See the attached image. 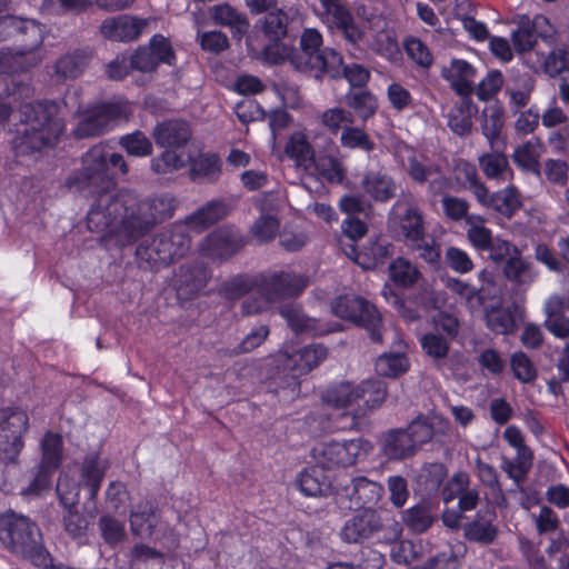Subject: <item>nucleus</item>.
Listing matches in <instances>:
<instances>
[{
  "mask_svg": "<svg viewBox=\"0 0 569 569\" xmlns=\"http://www.w3.org/2000/svg\"><path fill=\"white\" fill-rule=\"evenodd\" d=\"M102 201H110V198L104 197ZM176 209L177 199L171 193H156L142 199L133 190L119 189L118 198L109 202L99 242L108 251L122 250L144 237L156 224L172 218Z\"/></svg>",
  "mask_w": 569,
  "mask_h": 569,
  "instance_id": "f257e3e1",
  "label": "nucleus"
},
{
  "mask_svg": "<svg viewBox=\"0 0 569 569\" xmlns=\"http://www.w3.org/2000/svg\"><path fill=\"white\" fill-rule=\"evenodd\" d=\"M127 174L128 163L121 153L114 152L108 143L91 147L82 157V168L72 172L66 180L69 189H74L86 197L93 199L87 213V226L90 231H100L106 226V213L109 202L102 198L116 200V172Z\"/></svg>",
  "mask_w": 569,
  "mask_h": 569,
  "instance_id": "f03ea898",
  "label": "nucleus"
},
{
  "mask_svg": "<svg viewBox=\"0 0 569 569\" xmlns=\"http://www.w3.org/2000/svg\"><path fill=\"white\" fill-rule=\"evenodd\" d=\"M328 355L320 343H311L299 349L293 346L279 350L271 357L276 376L269 382L270 391L280 399L293 400L300 393V377L318 367Z\"/></svg>",
  "mask_w": 569,
  "mask_h": 569,
  "instance_id": "7ed1b4c3",
  "label": "nucleus"
},
{
  "mask_svg": "<svg viewBox=\"0 0 569 569\" xmlns=\"http://www.w3.org/2000/svg\"><path fill=\"white\" fill-rule=\"evenodd\" d=\"M26 128L13 140L17 156H26L53 147L64 130L61 119L56 116L54 106L47 101L29 102L21 106Z\"/></svg>",
  "mask_w": 569,
  "mask_h": 569,
  "instance_id": "20e7f679",
  "label": "nucleus"
},
{
  "mask_svg": "<svg viewBox=\"0 0 569 569\" xmlns=\"http://www.w3.org/2000/svg\"><path fill=\"white\" fill-rule=\"evenodd\" d=\"M0 541L13 553L22 556L32 565H46L49 551L42 543L38 526L13 511L0 516Z\"/></svg>",
  "mask_w": 569,
  "mask_h": 569,
  "instance_id": "39448f33",
  "label": "nucleus"
},
{
  "mask_svg": "<svg viewBox=\"0 0 569 569\" xmlns=\"http://www.w3.org/2000/svg\"><path fill=\"white\" fill-rule=\"evenodd\" d=\"M191 248V237L182 224L174 223L163 229L147 243H140L136 257L151 270H158L184 257Z\"/></svg>",
  "mask_w": 569,
  "mask_h": 569,
  "instance_id": "423d86ee",
  "label": "nucleus"
},
{
  "mask_svg": "<svg viewBox=\"0 0 569 569\" xmlns=\"http://www.w3.org/2000/svg\"><path fill=\"white\" fill-rule=\"evenodd\" d=\"M341 539L348 543H375L389 545L398 540L400 529L398 522L387 527L381 516L375 509L361 510L348 519L340 532Z\"/></svg>",
  "mask_w": 569,
  "mask_h": 569,
  "instance_id": "0eeeda50",
  "label": "nucleus"
},
{
  "mask_svg": "<svg viewBox=\"0 0 569 569\" xmlns=\"http://www.w3.org/2000/svg\"><path fill=\"white\" fill-rule=\"evenodd\" d=\"M131 114L132 104L123 98L90 104L83 110L74 134L80 139L103 134L116 122L128 120Z\"/></svg>",
  "mask_w": 569,
  "mask_h": 569,
  "instance_id": "6e6552de",
  "label": "nucleus"
},
{
  "mask_svg": "<svg viewBox=\"0 0 569 569\" xmlns=\"http://www.w3.org/2000/svg\"><path fill=\"white\" fill-rule=\"evenodd\" d=\"M336 317L363 328L373 343H382V316L377 307L360 296L341 295L331 303Z\"/></svg>",
  "mask_w": 569,
  "mask_h": 569,
  "instance_id": "1a4fd4ad",
  "label": "nucleus"
},
{
  "mask_svg": "<svg viewBox=\"0 0 569 569\" xmlns=\"http://www.w3.org/2000/svg\"><path fill=\"white\" fill-rule=\"evenodd\" d=\"M323 38L321 32L316 28H307L302 31L300 37V49L287 44V47H279L278 44L264 46L262 49V59L264 62L278 66L286 61L299 72L308 70L311 63V58L318 56L323 48Z\"/></svg>",
  "mask_w": 569,
  "mask_h": 569,
  "instance_id": "9d476101",
  "label": "nucleus"
},
{
  "mask_svg": "<svg viewBox=\"0 0 569 569\" xmlns=\"http://www.w3.org/2000/svg\"><path fill=\"white\" fill-rule=\"evenodd\" d=\"M29 416L18 406L0 409V462L17 463L29 431Z\"/></svg>",
  "mask_w": 569,
  "mask_h": 569,
  "instance_id": "9b49d317",
  "label": "nucleus"
},
{
  "mask_svg": "<svg viewBox=\"0 0 569 569\" xmlns=\"http://www.w3.org/2000/svg\"><path fill=\"white\" fill-rule=\"evenodd\" d=\"M307 286L308 279L305 276L288 271L256 276V292L273 302L286 298H296L303 292Z\"/></svg>",
  "mask_w": 569,
  "mask_h": 569,
  "instance_id": "f8f14e48",
  "label": "nucleus"
},
{
  "mask_svg": "<svg viewBox=\"0 0 569 569\" xmlns=\"http://www.w3.org/2000/svg\"><path fill=\"white\" fill-rule=\"evenodd\" d=\"M372 449V443L361 437L343 441L331 440L321 448L322 463L328 469L353 466L365 460Z\"/></svg>",
  "mask_w": 569,
  "mask_h": 569,
  "instance_id": "ddd939ff",
  "label": "nucleus"
},
{
  "mask_svg": "<svg viewBox=\"0 0 569 569\" xmlns=\"http://www.w3.org/2000/svg\"><path fill=\"white\" fill-rule=\"evenodd\" d=\"M246 244V237L233 226H221L211 231L200 244V252L211 260H227Z\"/></svg>",
  "mask_w": 569,
  "mask_h": 569,
  "instance_id": "4468645a",
  "label": "nucleus"
},
{
  "mask_svg": "<svg viewBox=\"0 0 569 569\" xmlns=\"http://www.w3.org/2000/svg\"><path fill=\"white\" fill-rule=\"evenodd\" d=\"M210 271L202 262L184 263L173 276L172 286L180 301H190L206 287Z\"/></svg>",
  "mask_w": 569,
  "mask_h": 569,
  "instance_id": "2eb2a0df",
  "label": "nucleus"
},
{
  "mask_svg": "<svg viewBox=\"0 0 569 569\" xmlns=\"http://www.w3.org/2000/svg\"><path fill=\"white\" fill-rule=\"evenodd\" d=\"M94 58V50L80 47L61 54L53 63L52 77L58 83L80 78Z\"/></svg>",
  "mask_w": 569,
  "mask_h": 569,
  "instance_id": "dca6fc26",
  "label": "nucleus"
},
{
  "mask_svg": "<svg viewBox=\"0 0 569 569\" xmlns=\"http://www.w3.org/2000/svg\"><path fill=\"white\" fill-rule=\"evenodd\" d=\"M44 40V26L33 19L21 18L13 48H2L11 51L12 57L22 63H34L29 54L37 50Z\"/></svg>",
  "mask_w": 569,
  "mask_h": 569,
  "instance_id": "f3484780",
  "label": "nucleus"
},
{
  "mask_svg": "<svg viewBox=\"0 0 569 569\" xmlns=\"http://www.w3.org/2000/svg\"><path fill=\"white\" fill-rule=\"evenodd\" d=\"M188 178L198 184L217 183L222 174V159L213 151H200L188 158Z\"/></svg>",
  "mask_w": 569,
  "mask_h": 569,
  "instance_id": "a211bd4d",
  "label": "nucleus"
},
{
  "mask_svg": "<svg viewBox=\"0 0 569 569\" xmlns=\"http://www.w3.org/2000/svg\"><path fill=\"white\" fill-rule=\"evenodd\" d=\"M146 26L147 20L144 19L123 14L104 20L100 32L111 41L130 42L140 37Z\"/></svg>",
  "mask_w": 569,
  "mask_h": 569,
  "instance_id": "6ab92c4d",
  "label": "nucleus"
},
{
  "mask_svg": "<svg viewBox=\"0 0 569 569\" xmlns=\"http://www.w3.org/2000/svg\"><path fill=\"white\" fill-rule=\"evenodd\" d=\"M358 408L352 413L350 427L358 423V419L368 411L379 408L387 397L386 382L380 379H368L357 385Z\"/></svg>",
  "mask_w": 569,
  "mask_h": 569,
  "instance_id": "aec40b11",
  "label": "nucleus"
},
{
  "mask_svg": "<svg viewBox=\"0 0 569 569\" xmlns=\"http://www.w3.org/2000/svg\"><path fill=\"white\" fill-rule=\"evenodd\" d=\"M192 138L189 122L181 119H169L159 122L153 129V139L161 148H184Z\"/></svg>",
  "mask_w": 569,
  "mask_h": 569,
  "instance_id": "412c9836",
  "label": "nucleus"
},
{
  "mask_svg": "<svg viewBox=\"0 0 569 569\" xmlns=\"http://www.w3.org/2000/svg\"><path fill=\"white\" fill-rule=\"evenodd\" d=\"M522 317L523 311L516 302L508 307L501 303L485 307L486 327L495 335L515 333L518 328L517 318Z\"/></svg>",
  "mask_w": 569,
  "mask_h": 569,
  "instance_id": "4be33fe9",
  "label": "nucleus"
},
{
  "mask_svg": "<svg viewBox=\"0 0 569 569\" xmlns=\"http://www.w3.org/2000/svg\"><path fill=\"white\" fill-rule=\"evenodd\" d=\"M34 63H22L11 51L0 50V100L22 92V83L16 76L29 71Z\"/></svg>",
  "mask_w": 569,
  "mask_h": 569,
  "instance_id": "5701e85b",
  "label": "nucleus"
},
{
  "mask_svg": "<svg viewBox=\"0 0 569 569\" xmlns=\"http://www.w3.org/2000/svg\"><path fill=\"white\" fill-rule=\"evenodd\" d=\"M385 493L381 483L359 476L352 479L349 503L346 508L355 510L375 509Z\"/></svg>",
  "mask_w": 569,
  "mask_h": 569,
  "instance_id": "b1692460",
  "label": "nucleus"
},
{
  "mask_svg": "<svg viewBox=\"0 0 569 569\" xmlns=\"http://www.w3.org/2000/svg\"><path fill=\"white\" fill-rule=\"evenodd\" d=\"M478 202L507 219H511L522 207L520 192L513 184H509L496 192H490L487 188L486 194L479 198Z\"/></svg>",
  "mask_w": 569,
  "mask_h": 569,
  "instance_id": "393cba45",
  "label": "nucleus"
},
{
  "mask_svg": "<svg viewBox=\"0 0 569 569\" xmlns=\"http://www.w3.org/2000/svg\"><path fill=\"white\" fill-rule=\"evenodd\" d=\"M108 469L107 461H102L98 452L84 456L80 467V485L88 491V500L96 502L102 481Z\"/></svg>",
  "mask_w": 569,
  "mask_h": 569,
  "instance_id": "a878e982",
  "label": "nucleus"
},
{
  "mask_svg": "<svg viewBox=\"0 0 569 569\" xmlns=\"http://www.w3.org/2000/svg\"><path fill=\"white\" fill-rule=\"evenodd\" d=\"M348 247L349 251L346 250V254L365 270H372L385 264L391 254V244L378 239L369 240L361 248L355 244Z\"/></svg>",
  "mask_w": 569,
  "mask_h": 569,
  "instance_id": "bb28decb",
  "label": "nucleus"
},
{
  "mask_svg": "<svg viewBox=\"0 0 569 569\" xmlns=\"http://www.w3.org/2000/svg\"><path fill=\"white\" fill-rule=\"evenodd\" d=\"M343 69L342 56L337 50L326 47L318 56L311 58L308 70H305L302 73H309L318 80H321L325 76L331 79H340Z\"/></svg>",
  "mask_w": 569,
  "mask_h": 569,
  "instance_id": "cd10ccee",
  "label": "nucleus"
},
{
  "mask_svg": "<svg viewBox=\"0 0 569 569\" xmlns=\"http://www.w3.org/2000/svg\"><path fill=\"white\" fill-rule=\"evenodd\" d=\"M296 483L306 497L325 496L331 488L326 467L320 465L310 466L300 471Z\"/></svg>",
  "mask_w": 569,
  "mask_h": 569,
  "instance_id": "c85d7f7f",
  "label": "nucleus"
},
{
  "mask_svg": "<svg viewBox=\"0 0 569 569\" xmlns=\"http://www.w3.org/2000/svg\"><path fill=\"white\" fill-rule=\"evenodd\" d=\"M363 191L375 201L387 202L396 196L395 180L381 170H369L361 180Z\"/></svg>",
  "mask_w": 569,
  "mask_h": 569,
  "instance_id": "c756f323",
  "label": "nucleus"
},
{
  "mask_svg": "<svg viewBox=\"0 0 569 569\" xmlns=\"http://www.w3.org/2000/svg\"><path fill=\"white\" fill-rule=\"evenodd\" d=\"M226 214L227 209L224 203L222 201L212 200L188 216L181 224L184 226L186 232H188V229L201 232L224 218Z\"/></svg>",
  "mask_w": 569,
  "mask_h": 569,
  "instance_id": "7c9ffc66",
  "label": "nucleus"
},
{
  "mask_svg": "<svg viewBox=\"0 0 569 569\" xmlns=\"http://www.w3.org/2000/svg\"><path fill=\"white\" fill-rule=\"evenodd\" d=\"M226 214L227 209L224 203L222 201L212 200L188 216L181 224L184 226L186 232H188V229L201 232L224 218Z\"/></svg>",
  "mask_w": 569,
  "mask_h": 569,
  "instance_id": "2f4dec72",
  "label": "nucleus"
},
{
  "mask_svg": "<svg viewBox=\"0 0 569 569\" xmlns=\"http://www.w3.org/2000/svg\"><path fill=\"white\" fill-rule=\"evenodd\" d=\"M382 452L390 460H403L416 453L410 436L403 429H391L383 436Z\"/></svg>",
  "mask_w": 569,
  "mask_h": 569,
  "instance_id": "473e14b6",
  "label": "nucleus"
},
{
  "mask_svg": "<svg viewBox=\"0 0 569 569\" xmlns=\"http://www.w3.org/2000/svg\"><path fill=\"white\" fill-rule=\"evenodd\" d=\"M398 224L407 244L411 241H421L426 233L422 213L411 203L406 204L403 211L398 214Z\"/></svg>",
  "mask_w": 569,
  "mask_h": 569,
  "instance_id": "72a5a7b5",
  "label": "nucleus"
},
{
  "mask_svg": "<svg viewBox=\"0 0 569 569\" xmlns=\"http://www.w3.org/2000/svg\"><path fill=\"white\" fill-rule=\"evenodd\" d=\"M437 519L438 517L433 513L431 506L426 502H419L402 513L403 525L415 535L428 531Z\"/></svg>",
  "mask_w": 569,
  "mask_h": 569,
  "instance_id": "f704fd0d",
  "label": "nucleus"
},
{
  "mask_svg": "<svg viewBox=\"0 0 569 569\" xmlns=\"http://www.w3.org/2000/svg\"><path fill=\"white\" fill-rule=\"evenodd\" d=\"M212 17L218 24L229 27L232 38L236 40H241L248 31L247 17L228 3L216 6Z\"/></svg>",
  "mask_w": 569,
  "mask_h": 569,
  "instance_id": "c9c22d12",
  "label": "nucleus"
},
{
  "mask_svg": "<svg viewBox=\"0 0 569 569\" xmlns=\"http://www.w3.org/2000/svg\"><path fill=\"white\" fill-rule=\"evenodd\" d=\"M357 385L340 381L330 385L322 393V401L336 409H347L357 402Z\"/></svg>",
  "mask_w": 569,
  "mask_h": 569,
  "instance_id": "e433bc0d",
  "label": "nucleus"
},
{
  "mask_svg": "<svg viewBox=\"0 0 569 569\" xmlns=\"http://www.w3.org/2000/svg\"><path fill=\"white\" fill-rule=\"evenodd\" d=\"M288 14L281 9L267 12L262 21V32L269 41L266 46L287 47L282 40L288 34Z\"/></svg>",
  "mask_w": 569,
  "mask_h": 569,
  "instance_id": "4c0bfd02",
  "label": "nucleus"
},
{
  "mask_svg": "<svg viewBox=\"0 0 569 569\" xmlns=\"http://www.w3.org/2000/svg\"><path fill=\"white\" fill-rule=\"evenodd\" d=\"M506 279L518 286H530L537 273L532 263L521 257V253L509 257L502 268Z\"/></svg>",
  "mask_w": 569,
  "mask_h": 569,
  "instance_id": "58836bf2",
  "label": "nucleus"
},
{
  "mask_svg": "<svg viewBox=\"0 0 569 569\" xmlns=\"http://www.w3.org/2000/svg\"><path fill=\"white\" fill-rule=\"evenodd\" d=\"M345 99L346 104L356 112L362 122H367L377 112L378 100L376 96L367 89L349 90Z\"/></svg>",
  "mask_w": 569,
  "mask_h": 569,
  "instance_id": "ea45409f",
  "label": "nucleus"
},
{
  "mask_svg": "<svg viewBox=\"0 0 569 569\" xmlns=\"http://www.w3.org/2000/svg\"><path fill=\"white\" fill-rule=\"evenodd\" d=\"M463 536L470 542L490 545L496 540L498 536V529L492 523L491 518L485 520L480 511H478L476 518L465 525Z\"/></svg>",
  "mask_w": 569,
  "mask_h": 569,
  "instance_id": "a19ab883",
  "label": "nucleus"
},
{
  "mask_svg": "<svg viewBox=\"0 0 569 569\" xmlns=\"http://www.w3.org/2000/svg\"><path fill=\"white\" fill-rule=\"evenodd\" d=\"M505 124V109L498 101L485 107L482 110L481 130L489 143L492 146L500 137Z\"/></svg>",
  "mask_w": 569,
  "mask_h": 569,
  "instance_id": "79ce46f5",
  "label": "nucleus"
},
{
  "mask_svg": "<svg viewBox=\"0 0 569 569\" xmlns=\"http://www.w3.org/2000/svg\"><path fill=\"white\" fill-rule=\"evenodd\" d=\"M478 162L488 179L505 181L507 173L512 178L509 161L502 152H486L479 157Z\"/></svg>",
  "mask_w": 569,
  "mask_h": 569,
  "instance_id": "37998d69",
  "label": "nucleus"
},
{
  "mask_svg": "<svg viewBox=\"0 0 569 569\" xmlns=\"http://www.w3.org/2000/svg\"><path fill=\"white\" fill-rule=\"evenodd\" d=\"M532 452L530 449L517 451L513 459L503 458L501 469L512 479L517 486H520L528 477L532 467Z\"/></svg>",
  "mask_w": 569,
  "mask_h": 569,
  "instance_id": "c03bdc74",
  "label": "nucleus"
},
{
  "mask_svg": "<svg viewBox=\"0 0 569 569\" xmlns=\"http://www.w3.org/2000/svg\"><path fill=\"white\" fill-rule=\"evenodd\" d=\"M389 277L399 288H410L421 278L419 269L406 258L399 257L389 266Z\"/></svg>",
  "mask_w": 569,
  "mask_h": 569,
  "instance_id": "a18cd8bd",
  "label": "nucleus"
},
{
  "mask_svg": "<svg viewBox=\"0 0 569 569\" xmlns=\"http://www.w3.org/2000/svg\"><path fill=\"white\" fill-rule=\"evenodd\" d=\"M284 152L298 166H307L315 160V151L307 136L301 131L293 132L286 143Z\"/></svg>",
  "mask_w": 569,
  "mask_h": 569,
  "instance_id": "49530a36",
  "label": "nucleus"
},
{
  "mask_svg": "<svg viewBox=\"0 0 569 569\" xmlns=\"http://www.w3.org/2000/svg\"><path fill=\"white\" fill-rule=\"evenodd\" d=\"M63 441L59 433L47 431L41 441L40 465L57 470L62 462Z\"/></svg>",
  "mask_w": 569,
  "mask_h": 569,
  "instance_id": "de8ad7c7",
  "label": "nucleus"
},
{
  "mask_svg": "<svg viewBox=\"0 0 569 569\" xmlns=\"http://www.w3.org/2000/svg\"><path fill=\"white\" fill-rule=\"evenodd\" d=\"M279 313L295 333L310 332L315 329L316 320L307 317L302 308L296 303L283 305Z\"/></svg>",
  "mask_w": 569,
  "mask_h": 569,
  "instance_id": "09e8293b",
  "label": "nucleus"
},
{
  "mask_svg": "<svg viewBox=\"0 0 569 569\" xmlns=\"http://www.w3.org/2000/svg\"><path fill=\"white\" fill-rule=\"evenodd\" d=\"M186 167V161L176 148H164L162 152L150 161V169L156 174H168Z\"/></svg>",
  "mask_w": 569,
  "mask_h": 569,
  "instance_id": "8fccbe9b",
  "label": "nucleus"
},
{
  "mask_svg": "<svg viewBox=\"0 0 569 569\" xmlns=\"http://www.w3.org/2000/svg\"><path fill=\"white\" fill-rule=\"evenodd\" d=\"M119 144L129 154L137 158L149 157L153 152L151 140L141 130L120 137Z\"/></svg>",
  "mask_w": 569,
  "mask_h": 569,
  "instance_id": "3c124183",
  "label": "nucleus"
},
{
  "mask_svg": "<svg viewBox=\"0 0 569 569\" xmlns=\"http://www.w3.org/2000/svg\"><path fill=\"white\" fill-rule=\"evenodd\" d=\"M446 287L461 299L466 300V303L470 309H477L485 305V293L482 289H477L468 282H465L458 278H448Z\"/></svg>",
  "mask_w": 569,
  "mask_h": 569,
  "instance_id": "603ef678",
  "label": "nucleus"
},
{
  "mask_svg": "<svg viewBox=\"0 0 569 569\" xmlns=\"http://www.w3.org/2000/svg\"><path fill=\"white\" fill-rule=\"evenodd\" d=\"M512 47L518 54H525L535 49L538 41L529 26V17L522 16L517 28L510 34Z\"/></svg>",
  "mask_w": 569,
  "mask_h": 569,
  "instance_id": "864d4df0",
  "label": "nucleus"
},
{
  "mask_svg": "<svg viewBox=\"0 0 569 569\" xmlns=\"http://www.w3.org/2000/svg\"><path fill=\"white\" fill-rule=\"evenodd\" d=\"M146 46L152 53V57L157 62V68L160 64H167L169 67H174L177 64V56L172 44L163 34H153Z\"/></svg>",
  "mask_w": 569,
  "mask_h": 569,
  "instance_id": "5fc2aeb1",
  "label": "nucleus"
},
{
  "mask_svg": "<svg viewBox=\"0 0 569 569\" xmlns=\"http://www.w3.org/2000/svg\"><path fill=\"white\" fill-rule=\"evenodd\" d=\"M62 523L68 536L73 540L87 538L89 530V518L84 513L79 512L78 507L66 508Z\"/></svg>",
  "mask_w": 569,
  "mask_h": 569,
  "instance_id": "6e6d98bb",
  "label": "nucleus"
},
{
  "mask_svg": "<svg viewBox=\"0 0 569 569\" xmlns=\"http://www.w3.org/2000/svg\"><path fill=\"white\" fill-rule=\"evenodd\" d=\"M409 369V360L403 353H386L376 361V370L380 376L397 378Z\"/></svg>",
  "mask_w": 569,
  "mask_h": 569,
  "instance_id": "4d7b16f0",
  "label": "nucleus"
},
{
  "mask_svg": "<svg viewBox=\"0 0 569 569\" xmlns=\"http://www.w3.org/2000/svg\"><path fill=\"white\" fill-rule=\"evenodd\" d=\"M403 49L409 59L417 66L429 69L433 63V56L428 46L415 36H408L403 39Z\"/></svg>",
  "mask_w": 569,
  "mask_h": 569,
  "instance_id": "13d9d810",
  "label": "nucleus"
},
{
  "mask_svg": "<svg viewBox=\"0 0 569 569\" xmlns=\"http://www.w3.org/2000/svg\"><path fill=\"white\" fill-rule=\"evenodd\" d=\"M340 143L343 148L361 149L371 152L376 148V143L370 139L365 129L348 124L343 127Z\"/></svg>",
  "mask_w": 569,
  "mask_h": 569,
  "instance_id": "bf43d9fd",
  "label": "nucleus"
},
{
  "mask_svg": "<svg viewBox=\"0 0 569 569\" xmlns=\"http://www.w3.org/2000/svg\"><path fill=\"white\" fill-rule=\"evenodd\" d=\"M330 22L341 31L343 39L351 46H358L365 38V31L356 23L350 9Z\"/></svg>",
  "mask_w": 569,
  "mask_h": 569,
  "instance_id": "052dcab7",
  "label": "nucleus"
},
{
  "mask_svg": "<svg viewBox=\"0 0 569 569\" xmlns=\"http://www.w3.org/2000/svg\"><path fill=\"white\" fill-rule=\"evenodd\" d=\"M543 71L551 78L569 77V51L563 48H556L549 52L543 62Z\"/></svg>",
  "mask_w": 569,
  "mask_h": 569,
  "instance_id": "680f3d73",
  "label": "nucleus"
},
{
  "mask_svg": "<svg viewBox=\"0 0 569 569\" xmlns=\"http://www.w3.org/2000/svg\"><path fill=\"white\" fill-rule=\"evenodd\" d=\"M81 485L68 475H60L56 491L63 508H76L79 503Z\"/></svg>",
  "mask_w": 569,
  "mask_h": 569,
  "instance_id": "e2e57ef3",
  "label": "nucleus"
},
{
  "mask_svg": "<svg viewBox=\"0 0 569 569\" xmlns=\"http://www.w3.org/2000/svg\"><path fill=\"white\" fill-rule=\"evenodd\" d=\"M411 250L417 251L420 259L433 268H438L441 261V248L433 237L425 233L422 240L407 244Z\"/></svg>",
  "mask_w": 569,
  "mask_h": 569,
  "instance_id": "0e129e2a",
  "label": "nucleus"
},
{
  "mask_svg": "<svg viewBox=\"0 0 569 569\" xmlns=\"http://www.w3.org/2000/svg\"><path fill=\"white\" fill-rule=\"evenodd\" d=\"M99 528L103 541L110 547H116L126 539L124 525L112 516H101Z\"/></svg>",
  "mask_w": 569,
  "mask_h": 569,
  "instance_id": "69168bd1",
  "label": "nucleus"
},
{
  "mask_svg": "<svg viewBox=\"0 0 569 569\" xmlns=\"http://www.w3.org/2000/svg\"><path fill=\"white\" fill-rule=\"evenodd\" d=\"M510 367L515 378L523 383L532 382L538 376L535 365L523 351H517L511 356Z\"/></svg>",
  "mask_w": 569,
  "mask_h": 569,
  "instance_id": "338daca9",
  "label": "nucleus"
},
{
  "mask_svg": "<svg viewBox=\"0 0 569 569\" xmlns=\"http://www.w3.org/2000/svg\"><path fill=\"white\" fill-rule=\"evenodd\" d=\"M513 162L526 172H539L540 163L539 156L535 146L527 141L518 146L512 153Z\"/></svg>",
  "mask_w": 569,
  "mask_h": 569,
  "instance_id": "774afa93",
  "label": "nucleus"
}]
</instances>
